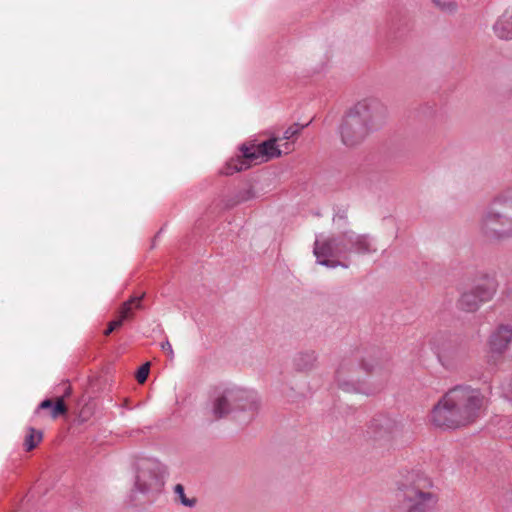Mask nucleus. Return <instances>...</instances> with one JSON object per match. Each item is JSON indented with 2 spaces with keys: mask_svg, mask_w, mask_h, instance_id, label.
Returning a JSON list of instances; mask_svg holds the SVG:
<instances>
[{
  "mask_svg": "<svg viewBox=\"0 0 512 512\" xmlns=\"http://www.w3.org/2000/svg\"><path fill=\"white\" fill-rule=\"evenodd\" d=\"M487 405L488 398L479 388L456 385L447 390L432 407L429 422L443 430L466 427L481 416Z\"/></svg>",
  "mask_w": 512,
  "mask_h": 512,
  "instance_id": "obj_1",
  "label": "nucleus"
},
{
  "mask_svg": "<svg viewBox=\"0 0 512 512\" xmlns=\"http://www.w3.org/2000/svg\"><path fill=\"white\" fill-rule=\"evenodd\" d=\"M314 254L319 264L328 267H335L339 264L338 262L329 259L330 257H334L338 254L335 241L332 239L323 241L317 240L314 246Z\"/></svg>",
  "mask_w": 512,
  "mask_h": 512,
  "instance_id": "obj_11",
  "label": "nucleus"
},
{
  "mask_svg": "<svg viewBox=\"0 0 512 512\" xmlns=\"http://www.w3.org/2000/svg\"><path fill=\"white\" fill-rule=\"evenodd\" d=\"M42 439H43V433L41 430H37L33 427H29L27 429V432H26V435L24 438V442H23L24 449L26 451H32L33 449H35L38 446V444L42 441Z\"/></svg>",
  "mask_w": 512,
  "mask_h": 512,
  "instance_id": "obj_17",
  "label": "nucleus"
},
{
  "mask_svg": "<svg viewBox=\"0 0 512 512\" xmlns=\"http://www.w3.org/2000/svg\"><path fill=\"white\" fill-rule=\"evenodd\" d=\"M236 409L247 412L252 418L259 410V402L253 393L231 388L219 392L212 403L215 419L225 417Z\"/></svg>",
  "mask_w": 512,
  "mask_h": 512,
  "instance_id": "obj_6",
  "label": "nucleus"
},
{
  "mask_svg": "<svg viewBox=\"0 0 512 512\" xmlns=\"http://www.w3.org/2000/svg\"><path fill=\"white\" fill-rule=\"evenodd\" d=\"M161 348L162 350L167 353V355L173 359L174 357V352H173V349H172V345L170 344L169 341H165L161 344Z\"/></svg>",
  "mask_w": 512,
  "mask_h": 512,
  "instance_id": "obj_24",
  "label": "nucleus"
},
{
  "mask_svg": "<svg viewBox=\"0 0 512 512\" xmlns=\"http://www.w3.org/2000/svg\"><path fill=\"white\" fill-rule=\"evenodd\" d=\"M505 391L508 395L512 397V378L507 382Z\"/></svg>",
  "mask_w": 512,
  "mask_h": 512,
  "instance_id": "obj_26",
  "label": "nucleus"
},
{
  "mask_svg": "<svg viewBox=\"0 0 512 512\" xmlns=\"http://www.w3.org/2000/svg\"><path fill=\"white\" fill-rule=\"evenodd\" d=\"M354 245L356 247V251L361 254L375 252L376 250L372 248L371 242L366 236H358Z\"/></svg>",
  "mask_w": 512,
  "mask_h": 512,
  "instance_id": "obj_19",
  "label": "nucleus"
},
{
  "mask_svg": "<svg viewBox=\"0 0 512 512\" xmlns=\"http://www.w3.org/2000/svg\"><path fill=\"white\" fill-rule=\"evenodd\" d=\"M495 292L494 280L483 279L461 294L457 302L458 308L466 312H475L483 303L490 301Z\"/></svg>",
  "mask_w": 512,
  "mask_h": 512,
  "instance_id": "obj_7",
  "label": "nucleus"
},
{
  "mask_svg": "<svg viewBox=\"0 0 512 512\" xmlns=\"http://www.w3.org/2000/svg\"><path fill=\"white\" fill-rule=\"evenodd\" d=\"M174 492L179 497V499L183 505L188 506V507H192L195 505V502H196L195 499L186 498L183 485L177 484L174 487Z\"/></svg>",
  "mask_w": 512,
  "mask_h": 512,
  "instance_id": "obj_21",
  "label": "nucleus"
},
{
  "mask_svg": "<svg viewBox=\"0 0 512 512\" xmlns=\"http://www.w3.org/2000/svg\"><path fill=\"white\" fill-rule=\"evenodd\" d=\"M316 360V353L314 351H307L299 353L295 357L294 363L299 370L307 371L314 367Z\"/></svg>",
  "mask_w": 512,
  "mask_h": 512,
  "instance_id": "obj_16",
  "label": "nucleus"
},
{
  "mask_svg": "<svg viewBox=\"0 0 512 512\" xmlns=\"http://www.w3.org/2000/svg\"><path fill=\"white\" fill-rule=\"evenodd\" d=\"M252 197H253V193H252V191H251V190H247V191H245V192L240 196V198H239V200H238V201H239V202H240V201H247V200L251 199Z\"/></svg>",
  "mask_w": 512,
  "mask_h": 512,
  "instance_id": "obj_25",
  "label": "nucleus"
},
{
  "mask_svg": "<svg viewBox=\"0 0 512 512\" xmlns=\"http://www.w3.org/2000/svg\"><path fill=\"white\" fill-rule=\"evenodd\" d=\"M149 369H150V363L149 362L143 364L138 369V371L136 373V379H137L138 383L143 384L147 380L148 375H149Z\"/></svg>",
  "mask_w": 512,
  "mask_h": 512,
  "instance_id": "obj_22",
  "label": "nucleus"
},
{
  "mask_svg": "<svg viewBox=\"0 0 512 512\" xmlns=\"http://www.w3.org/2000/svg\"><path fill=\"white\" fill-rule=\"evenodd\" d=\"M396 512H434L439 495L432 480L419 471L407 472L397 483Z\"/></svg>",
  "mask_w": 512,
  "mask_h": 512,
  "instance_id": "obj_3",
  "label": "nucleus"
},
{
  "mask_svg": "<svg viewBox=\"0 0 512 512\" xmlns=\"http://www.w3.org/2000/svg\"><path fill=\"white\" fill-rule=\"evenodd\" d=\"M40 410H49L50 417L52 419H57L60 415H64L67 413V406L62 397L56 399L54 403L51 399L43 400L38 409L35 411V414H39Z\"/></svg>",
  "mask_w": 512,
  "mask_h": 512,
  "instance_id": "obj_14",
  "label": "nucleus"
},
{
  "mask_svg": "<svg viewBox=\"0 0 512 512\" xmlns=\"http://www.w3.org/2000/svg\"><path fill=\"white\" fill-rule=\"evenodd\" d=\"M493 30L501 39H512V0H506L505 9L495 22Z\"/></svg>",
  "mask_w": 512,
  "mask_h": 512,
  "instance_id": "obj_12",
  "label": "nucleus"
},
{
  "mask_svg": "<svg viewBox=\"0 0 512 512\" xmlns=\"http://www.w3.org/2000/svg\"><path fill=\"white\" fill-rule=\"evenodd\" d=\"M512 343V325L501 324L489 336L488 361L497 364Z\"/></svg>",
  "mask_w": 512,
  "mask_h": 512,
  "instance_id": "obj_8",
  "label": "nucleus"
},
{
  "mask_svg": "<svg viewBox=\"0 0 512 512\" xmlns=\"http://www.w3.org/2000/svg\"><path fill=\"white\" fill-rule=\"evenodd\" d=\"M136 485L140 491L147 492L153 489H159L161 481L154 470L147 468L139 470L136 478Z\"/></svg>",
  "mask_w": 512,
  "mask_h": 512,
  "instance_id": "obj_13",
  "label": "nucleus"
},
{
  "mask_svg": "<svg viewBox=\"0 0 512 512\" xmlns=\"http://www.w3.org/2000/svg\"><path fill=\"white\" fill-rule=\"evenodd\" d=\"M144 296L145 293H142L140 296H132L125 301L118 311V318L122 319L123 322L127 319H131L133 317V309L142 308L141 302Z\"/></svg>",
  "mask_w": 512,
  "mask_h": 512,
  "instance_id": "obj_15",
  "label": "nucleus"
},
{
  "mask_svg": "<svg viewBox=\"0 0 512 512\" xmlns=\"http://www.w3.org/2000/svg\"><path fill=\"white\" fill-rule=\"evenodd\" d=\"M278 144L280 145V148L281 149H284V145H285V140L283 141H279Z\"/></svg>",
  "mask_w": 512,
  "mask_h": 512,
  "instance_id": "obj_27",
  "label": "nucleus"
},
{
  "mask_svg": "<svg viewBox=\"0 0 512 512\" xmlns=\"http://www.w3.org/2000/svg\"><path fill=\"white\" fill-rule=\"evenodd\" d=\"M433 8L445 15H454L458 11V4L454 0H431Z\"/></svg>",
  "mask_w": 512,
  "mask_h": 512,
  "instance_id": "obj_18",
  "label": "nucleus"
},
{
  "mask_svg": "<svg viewBox=\"0 0 512 512\" xmlns=\"http://www.w3.org/2000/svg\"><path fill=\"white\" fill-rule=\"evenodd\" d=\"M351 371L347 367H341L336 373V379L339 387L345 392H355L370 395L376 392V389H372L366 386L359 377L350 375Z\"/></svg>",
  "mask_w": 512,
  "mask_h": 512,
  "instance_id": "obj_10",
  "label": "nucleus"
},
{
  "mask_svg": "<svg viewBox=\"0 0 512 512\" xmlns=\"http://www.w3.org/2000/svg\"><path fill=\"white\" fill-rule=\"evenodd\" d=\"M122 325H123L122 319L117 317V319L111 321L108 324V328L104 331V335L105 336L110 335L114 330L120 328Z\"/></svg>",
  "mask_w": 512,
  "mask_h": 512,
  "instance_id": "obj_23",
  "label": "nucleus"
},
{
  "mask_svg": "<svg viewBox=\"0 0 512 512\" xmlns=\"http://www.w3.org/2000/svg\"><path fill=\"white\" fill-rule=\"evenodd\" d=\"M479 232L488 242L512 238V188L495 196L479 221Z\"/></svg>",
  "mask_w": 512,
  "mask_h": 512,
  "instance_id": "obj_4",
  "label": "nucleus"
},
{
  "mask_svg": "<svg viewBox=\"0 0 512 512\" xmlns=\"http://www.w3.org/2000/svg\"><path fill=\"white\" fill-rule=\"evenodd\" d=\"M401 432V425L396 420L380 416L373 418L369 425L367 433L374 441L389 442Z\"/></svg>",
  "mask_w": 512,
  "mask_h": 512,
  "instance_id": "obj_9",
  "label": "nucleus"
},
{
  "mask_svg": "<svg viewBox=\"0 0 512 512\" xmlns=\"http://www.w3.org/2000/svg\"><path fill=\"white\" fill-rule=\"evenodd\" d=\"M278 137L270 139L251 147H243L242 155L230 159L224 167L222 173L232 175L250 168L252 165L268 162L271 159L279 158L282 154H289L293 151V142H285L284 149L280 148Z\"/></svg>",
  "mask_w": 512,
  "mask_h": 512,
  "instance_id": "obj_5",
  "label": "nucleus"
},
{
  "mask_svg": "<svg viewBox=\"0 0 512 512\" xmlns=\"http://www.w3.org/2000/svg\"><path fill=\"white\" fill-rule=\"evenodd\" d=\"M304 126H301L299 124H293L291 125L290 127H288L284 133H283V136L282 137H278L280 139V141H283L285 140V142H288L289 139L297 136L301 130L303 129Z\"/></svg>",
  "mask_w": 512,
  "mask_h": 512,
  "instance_id": "obj_20",
  "label": "nucleus"
},
{
  "mask_svg": "<svg viewBox=\"0 0 512 512\" xmlns=\"http://www.w3.org/2000/svg\"><path fill=\"white\" fill-rule=\"evenodd\" d=\"M388 116L387 107L377 98H365L357 102L343 116L338 133L343 145L356 147L380 128Z\"/></svg>",
  "mask_w": 512,
  "mask_h": 512,
  "instance_id": "obj_2",
  "label": "nucleus"
}]
</instances>
